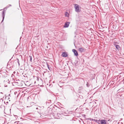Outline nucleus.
Returning <instances> with one entry per match:
<instances>
[{"instance_id": "0eeeda50", "label": "nucleus", "mask_w": 124, "mask_h": 124, "mask_svg": "<svg viewBox=\"0 0 124 124\" xmlns=\"http://www.w3.org/2000/svg\"><path fill=\"white\" fill-rule=\"evenodd\" d=\"M62 56L63 57H67L68 56V54L66 52H63L62 53Z\"/></svg>"}, {"instance_id": "20e7f679", "label": "nucleus", "mask_w": 124, "mask_h": 124, "mask_svg": "<svg viewBox=\"0 0 124 124\" xmlns=\"http://www.w3.org/2000/svg\"><path fill=\"white\" fill-rule=\"evenodd\" d=\"M99 121L100 122V124H107L106 121L105 120L99 119Z\"/></svg>"}, {"instance_id": "f03ea898", "label": "nucleus", "mask_w": 124, "mask_h": 124, "mask_svg": "<svg viewBox=\"0 0 124 124\" xmlns=\"http://www.w3.org/2000/svg\"><path fill=\"white\" fill-rule=\"evenodd\" d=\"M8 79H6L5 80L1 81L2 83L4 85L5 87H7V85H6L8 83Z\"/></svg>"}, {"instance_id": "9b49d317", "label": "nucleus", "mask_w": 124, "mask_h": 124, "mask_svg": "<svg viewBox=\"0 0 124 124\" xmlns=\"http://www.w3.org/2000/svg\"><path fill=\"white\" fill-rule=\"evenodd\" d=\"M115 46L116 47V48L117 49V50H118L120 49V46L119 45H116Z\"/></svg>"}, {"instance_id": "7ed1b4c3", "label": "nucleus", "mask_w": 124, "mask_h": 124, "mask_svg": "<svg viewBox=\"0 0 124 124\" xmlns=\"http://www.w3.org/2000/svg\"><path fill=\"white\" fill-rule=\"evenodd\" d=\"M86 49L83 47L79 48L78 50L80 53L85 52V51Z\"/></svg>"}, {"instance_id": "ddd939ff", "label": "nucleus", "mask_w": 124, "mask_h": 124, "mask_svg": "<svg viewBox=\"0 0 124 124\" xmlns=\"http://www.w3.org/2000/svg\"><path fill=\"white\" fill-rule=\"evenodd\" d=\"M16 60H17V62L18 63L19 65H19H20V63H19V59L18 58H16Z\"/></svg>"}, {"instance_id": "dca6fc26", "label": "nucleus", "mask_w": 124, "mask_h": 124, "mask_svg": "<svg viewBox=\"0 0 124 124\" xmlns=\"http://www.w3.org/2000/svg\"><path fill=\"white\" fill-rule=\"evenodd\" d=\"M86 85H87V87H89V84L88 83H87V84H86Z\"/></svg>"}, {"instance_id": "a211bd4d", "label": "nucleus", "mask_w": 124, "mask_h": 124, "mask_svg": "<svg viewBox=\"0 0 124 124\" xmlns=\"http://www.w3.org/2000/svg\"><path fill=\"white\" fill-rule=\"evenodd\" d=\"M47 66L48 68L49 69V65H48L47 63Z\"/></svg>"}, {"instance_id": "423d86ee", "label": "nucleus", "mask_w": 124, "mask_h": 124, "mask_svg": "<svg viewBox=\"0 0 124 124\" xmlns=\"http://www.w3.org/2000/svg\"><path fill=\"white\" fill-rule=\"evenodd\" d=\"M6 13V10H5L4 9L3 10V11L2 12V21L1 22H2L4 20V17L5 15V13Z\"/></svg>"}, {"instance_id": "4468645a", "label": "nucleus", "mask_w": 124, "mask_h": 124, "mask_svg": "<svg viewBox=\"0 0 124 124\" xmlns=\"http://www.w3.org/2000/svg\"><path fill=\"white\" fill-rule=\"evenodd\" d=\"M46 103H51V100H48L47 101H46Z\"/></svg>"}, {"instance_id": "39448f33", "label": "nucleus", "mask_w": 124, "mask_h": 124, "mask_svg": "<svg viewBox=\"0 0 124 124\" xmlns=\"http://www.w3.org/2000/svg\"><path fill=\"white\" fill-rule=\"evenodd\" d=\"M74 8L75 9V11L76 12H79V8L78 5L77 4H75Z\"/></svg>"}, {"instance_id": "2eb2a0df", "label": "nucleus", "mask_w": 124, "mask_h": 124, "mask_svg": "<svg viewBox=\"0 0 124 124\" xmlns=\"http://www.w3.org/2000/svg\"><path fill=\"white\" fill-rule=\"evenodd\" d=\"M29 58H30V61L31 62L32 60V57L31 56H29Z\"/></svg>"}, {"instance_id": "f3484780", "label": "nucleus", "mask_w": 124, "mask_h": 124, "mask_svg": "<svg viewBox=\"0 0 124 124\" xmlns=\"http://www.w3.org/2000/svg\"><path fill=\"white\" fill-rule=\"evenodd\" d=\"M11 5H8L7 6V8H8L9 6H11Z\"/></svg>"}, {"instance_id": "6e6552de", "label": "nucleus", "mask_w": 124, "mask_h": 124, "mask_svg": "<svg viewBox=\"0 0 124 124\" xmlns=\"http://www.w3.org/2000/svg\"><path fill=\"white\" fill-rule=\"evenodd\" d=\"M73 52L74 53V55L76 56H77L78 55V53L77 51L75 49H73L72 50Z\"/></svg>"}, {"instance_id": "aec40b11", "label": "nucleus", "mask_w": 124, "mask_h": 124, "mask_svg": "<svg viewBox=\"0 0 124 124\" xmlns=\"http://www.w3.org/2000/svg\"><path fill=\"white\" fill-rule=\"evenodd\" d=\"M59 115V114H57V115Z\"/></svg>"}, {"instance_id": "9d476101", "label": "nucleus", "mask_w": 124, "mask_h": 124, "mask_svg": "<svg viewBox=\"0 0 124 124\" xmlns=\"http://www.w3.org/2000/svg\"><path fill=\"white\" fill-rule=\"evenodd\" d=\"M70 23V22H66L65 23V25L64 27L66 28L68 27L69 26Z\"/></svg>"}, {"instance_id": "1a4fd4ad", "label": "nucleus", "mask_w": 124, "mask_h": 124, "mask_svg": "<svg viewBox=\"0 0 124 124\" xmlns=\"http://www.w3.org/2000/svg\"><path fill=\"white\" fill-rule=\"evenodd\" d=\"M90 119V120H91V121L92 120L93 121H95V122L99 124H100V122L99 121V120H98L97 119H91L90 118H89V119Z\"/></svg>"}, {"instance_id": "f8f14e48", "label": "nucleus", "mask_w": 124, "mask_h": 124, "mask_svg": "<svg viewBox=\"0 0 124 124\" xmlns=\"http://www.w3.org/2000/svg\"><path fill=\"white\" fill-rule=\"evenodd\" d=\"M65 16H66L68 17L69 16V14L67 12H66L65 13Z\"/></svg>"}, {"instance_id": "6ab92c4d", "label": "nucleus", "mask_w": 124, "mask_h": 124, "mask_svg": "<svg viewBox=\"0 0 124 124\" xmlns=\"http://www.w3.org/2000/svg\"><path fill=\"white\" fill-rule=\"evenodd\" d=\"M0 93H2L1 92H0Z\"/></svg>"}, {"instance_id": "f257e3e1", "label": "nucleus", "mask_w": 124, "mask_h": 124, "mask_svg": "<svg viewBox=\"0 0 124 124\" xmlns=\"http://www.w3.org/2000/svg\"><path fill=\"white\" fill-rule=\"evenodd\" d=\"M4 68H2L0 70V74L2 75L1 81L5 80L6 79H8L7 75L6 72V71Z\"/></svg>"}]
</instances>
